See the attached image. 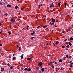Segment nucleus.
Segmentation results:
<instances>
[{"instance_id":"nucleus-1","label":"nucleus","mask_w":73,"mask_h":73,"mask_svg":"<svg viewBox=\"0 0 73 73\" xmlns=\"http://www.w3.org/2000/svg\"><path fill=\"white\" fill-rule=\"evenodd\" d=\"M42 64L43 63L41 62H40L38 64V66L40 68H41L42 66Z\"/></svg>"},{"instance_id":"nucleus-2","label":"nucleus","mask_w":73,"mask_h":73,"mask_svg":"<svg viewBox=\"0 0 73 73\" xmlns=\"http://www.w3.org/2000/svg\"><path fill=\"white\" fill-rule=\"evenodd\" d=\"M55 21H56V20L54 19H53L51 21V22L52 23H54Z\"/></svg>"},{"instance_id":"nucleus-3","label":"nucleus","mask_w":73,"mask_h":73,"mask_svg":"<svg viewBox=\"0 0 73 73\" xmlns=\"http://www.w3.org/2000/svg\"><path fill=\"white\" fill-rule=\"evenodd\" d=\"M41 70L42 72H44V71H45V68H42L41 69Z\"/></svg>"},{"instance_id":"nucleus-4","label":"nucleus","mask_w":73,"mask_h":73,"mask_svg":"<svg viewBox=\"0 0 73 73\" xmlns=\"http://www.w3.org/2000/svg\"><path fill=\"white\" fill-rule=\"evenodd\" d=\"M7 7H11V5H10L9 4H8L7 5Z\"/></svg>"},{"instance_id":"nucleus-5","label":"nucleus","mask_w":73,"mask_h":73,"mask_svg":"<svg viewBox=\"0 0 73 73\" xmlns=\"http://www.w3.org/2000/svg\"><path fill=\"white\" fill-rule=\"evenodd\" d=\"M31 35H34V34H35V31H33V33H32V32H31Z\"/></svg>"},{"instance_id":"nucleus-6","label":"nucleus","mask_w":73,"mask_h":73,"mask_svg":"<svg viewBox=\"0 0 73 73\" xmlns=\"http://www.w3.org/2000/svg\"><path fill=\"white\" fill-rule=\"evenodd\" d=\"M73 63H71L70 64V67H71H71H72V66H73Z\"/></svg>"},{"instance_id":"nucleus-7","label":"nucleus","mask_w":73,"mask_h":73,"mask_svg":"<svg viewBox=\"0 0 73 73\" xmlns=\"http://www.w3.org/2000/svg\"><path fill=\"white\" fill-rule=\"evenodd\" d=\"M31 70V69L30 68H28L27 71L28 72H30Z\"/></svg>"},{"instance_id":"nucleus-8","label":"nucleus","mask_w":73,"mask_h":73,"mask_svg":"<svg viewBox=\"0 0 73 73\" xmlns=\"http://www.w3.org/2000/svg\"><path fill=\"white\" fill-rule=\"evenodd\" d=\"M48 27V25H45L44 26H43V27H43V28H45L46 27Z\"/></svg>"},{"instance_id":"nucleus-9","label":"nucleus","mask_w":73,"mask_h":73,"mask_svg":"<svg viewBox=\"0 0 73 73\" xmlns=\"http://www.w3.org/2000/svg\"><path fill=\"white\" fill-rule=\"evenodd\" d=\"M59 62H62V59H60L59 60Z\"/></svg>"},{"instance_id":"nucleus-10","label":"nucleus","mask_w":73,"mask_h":73,"mask_svg":"<svg viewBox=\"0 0 73 73\" xmlns=\"http://www.w3.org/2000/svg\"><path fill=\"white\" fill-rule=\"evenodd\" d=\"M21 47H19V48L18 49V50L19 52H20V50H21Z\"/></svg>"},{"instance_id":"nucleus-11","label":"nucleus","mask_w":73,"mask_h":73,"mask_svg":"<svg viewBox=\"0 0 73 73\" xmlns=\"http://www.w3.org/2000/svg\"><path fill=\"white\" fill-rule=\"evenodd\" d=\"M33 38H35V37H33L31 38L30 40H33Z\"/></svg>"},{"instance_id":"nucleus-12","label":"nucleus","mask_w":73,"mask_h":73,"mask_svg":"<svg viewBox=\"0 0 73 73\" xmlns=\"http://www.w3.org/2000/svg\"><path fill=\"white\" fill-rule=\"evenodd\" d=\"M68 44L70 46H72V43L70 42H68Z\"/></svg>"},{"instance_id":"nucleus-13","label":"nucleus","mask_w":73,"mask_h":73,"mask_svg":"<svg viewBox=\"0 0 73 73\" xmlns=\"http://www.w3.org/2000/svg\"><path fill=\"white\" fill-rule=\"evenodd\" d=\"M23 56H24V54H23L21 56V59H22V58H23Z\"/></svg>"},{"instance_id":"nucleus-14","label":"nucleus","mask_w":73,"mask_h":73,"mask_svg":"<svg viewBox=\"0 0 73 73\" xmlns=\"http://www.w3.org/2000/svg\"><path fill=\"white\" fill-rule=\"evenodd\" d=\"M4 70V68H2L1 70V72H3Z\"/></svg>"},{"instance_id":"nucleus-15","label":"nucleus","mask_w":73,"mask_h":73,"mask_svg":"<svg viewBox=\"0 0 73 73\" xmlns=\"http://www.w3.org/2000/svg\"><path fill=\"white\" fill-rule=\"evenodd\" d=\"M65 48H69V45H68L65 47Z\"/></svg>"},{"instance_id":"nucleus-16","label":"nucleus","mask_w":73,"mask_h":73,"mask_svg":"<svg viewBox=\"0 0 73 73\" xmlns=\"http://www.w3.org/2000/svg\"><path fill=\"white\" fill-rule=\"evenodd\" d=\"M42 4H41V5H39L38 6V7H42Z\"/></svg>"},{"instance_id":"nucleus-17","label":"nucleus","mask_w":73,"mask_h":73,"mask_svg":"<svg viewBox=\"0 0 73 73\" xmlns=\"http://www.w3.org/2000/svg\"><path fill=\"white\" fill-rule=\"evenodd\" d=\"M70 40H71V41H73V38L72 37L70 38Z\"/></svg>"},{"instance_id":"nucleus-18","label":"nucleus","mask_w":73,"mask_h":73,"mask_svg":"<svg viewBox=\"0 0 73 73\" xmlns=\"http://www.w3.org/2000/svg\"><path fill=\"white\" fill-rule=\"evenodd\" d=\"M18 8V6H15V9H17Z\"/></svg>"},{"instance_id":"nucleus-19","label":"nucleus","mask_w":73,"mask_h":73,"mask_svg":"<svg viewBox=\"0 0 73 73\" xmlns=\"http://www.w3.org/2000/svg\"><path fill=\"white\" fill-rule=\"evenodd\" d=\"M54 62H55V61H54L52 62H50V63H51V64H53V63H54Z\"/></svg>"},{"instance_id":"nucleus-20","label":"nucleus","mask_w":73,"mask_h":73,"mask_svg":"<svg viewBox=\"0 0 73 73\" xmlns=\"http://www.w3.org/2000/svg\"><path fill=\"white\" fill-rule=\"evenodd\" d=\"M15 58H16V57H13V60H15Z\"/></svg>"},{"instance_id":"nucleus-21","label":"nucleus","mask_w":73,"mask_h":73,"mask_svg":"<svg viewBox=\"0 0 73 73\" xmlns=\"http://www.w3.org/2000/svg\"><path fill=\"white\" fill-rule=\"evenodd\" d=\"M31 58H27V59L28 60H31Z\"/></svg>"},{"instance_id":"nucleus-22","label":"nucleus","mask_w":73,"mask_h":73,"mask_svg":"<svg viewBox=\"0 0 73 73\" xmlns=\"http://www.w3.org/2000/svg\"><path fill=\"white\" fill-rule=\"evenodd\" d=\"M66 57H67V58H69V55H66Z\"/></svg>"},{"instance_id":"nucleus-23","label":"nucleus","mask_w":73,"mask_h":73,"mask_svg":"<svg viewBox=\"0 0 73 73\" xmlns=\"http://www.w3.org/2000/svg\"><path fill=\"white\" fill-rule=\"evenodd\" d=\"M52 69H54V66H51Z\"/></svg>"},{"instance_id":"nucleus-24","label":"nucleus","mask_w":73,"mask_h":73,"mask_svg":"<svg viewBox=\"0 0 73 73\" xmlns=\"http://www.w3.org/2000/svg\"><path fill=\"white\" fill-rule=\"evenodd\" d=\"M28 69H27V68H25V69H24V70H25V71H27V70Z\"/></svg>"},{"instance_id":"nucleus-25","label":"nucleus","mask_w":73,"mask_h":73,"mask_svg":"<svg viewBox=\"0 0 73 73\" xmlns=\"http://www.w3.org/2000/svg\"><path fill=\"white\" fill-rule=\"evenodd\" d=\"M58 6H60V5H61V4H60V3H58Z\"/></svg>"},{"instance_id":"nucleus-26","label":"nucleus","mask_w":73,"mask_h":73,"mask_svg":"<svg viewBox=\"0 0 73 73\" xmlns=\"http://www.w3.org/2000/svg\"><path fill=\"white\" fill-rule=\"evenodd\" d=\"M36 70H38V69H39V68L37 67L36 68Z\"/></svg>"},{"instance_id":"nucleus-27","label":"nucleus","mask_w":73,"mask_h":73,"mask_svg":"<svg viewBox=\"0 0 73 73\" xmlns=\"http://www.w3.org/2000/svg\"><path fill=\"white\" fill-rule=\"evenodd\" d=\"M59 42L57 41H56V42L55 43V44H58Z\"/></svg>"},{"instance_id":"nucleus-28","label":"nucleus","mask_w":73,"mask_h":73,"mask_svg":"<svg viewBox=\"0 0 73 73\" xmlns=\"http://www.w3.org/2000/svg\"><path fill=\"white\" fill-rule=\"evenodd\" d=\"M8 33H9V35H11V32H10L9 31L8 32Z\"/></svg>"},{"instance_id":"nucleus-29","label":"nucleus","mask_w":73,"mask_h":73,"mask_svg":"<svg viewBox=\"0 0 73 73\" xmlns=\"http://www.w3.org/2000/svg\"><path fill=\"white\" fill-rule=\"evenodd\" d=\"M48 65H50V64H51L50 63V62L48 63L47 64Z\"/></svg>"},{"instance_id":"nucleus-30","label":"nucleus","mask_w":73,"mask_h":73,"mask_svg":"<svg viewBox=\"0 0 73 73\" xmlns=\"http://www.w3.org/2000/svg\"><path fill=\"white\" fill-rule=\"evenodd\" d=\"M67 40H68V39H64V41L66 42V41H67Z\"/></svg>"},{"instance_id":"nucleus-31","label":"nucleus","mask_w":73,"mask_h":73,"mask_svg":"<svg viewBox=\"0 0 73 73\" xmlns=\"http://www.w3.org/2000/svg\"><path fill=\"white\" fill-rule=\"evenodd\" d=\"M10 68V69H13V68L12 66H11Z\"/></svg>"},{"instance_id":"nucleus-32","label":"nucleus","mask_w":73,"mask_h":73,"mask_svg":"<svg viewBox=\"0 0 73 73\" xmlns=\"http://www.w3.org/2000/svg\"><path fill=\"white\" fill-rule=\"evenodd\" d=\"M40 27V26H39L37 27V29H38Z\"/></svg>"},{"instance_id":"nucleus-33","label":"nucleus","mask_w":73,"mask_h":73,"mask_svg":"<svg viewBox=\"0 0 73 73\" xmlns=\"http://www.w3.org/2000/svg\"><path fill=\"white\" fill-rule=\"evenodd\" d=\"M62 48H65V46H62Z\"/></svg>"},{"instance_id":"nucleus-34","label":"nucleus","mask_w":73,"mask_h":73,"mask_svg":"<svg viewBox=\"0 0 73 73\" xmlns=\"http://www.w3.org/2000/svg\"><path fill=\"white\" fill-rule=\"evenodd\" d=\"M62 33H65V31L64 30H63V31H62Z\"/></svg>"},{"instance_id":"nucleus-35","label":"nucleus","mask_w":73,"mask_h":73,"mask_svg":"<svg viewBox=\"0 0 73 73\" xmlns=\"http://www.w3.org/2000/svg\"><path fill=\"white\" fill-rule=\"evenodd\" d=\"M63 68H64L63 67H61V69H60V70H63Z\"/></svg>"},{"instance_id":"nucleus-36","label":"nucleus","mask_w":73,"mask_h":73,"mask_svg":"<svg viewBox=\"0 0 73 73\" xmlns=\"http://www.w3.org/2000/svg\"><path fill=\"white\" fill-rule=\"evenodd\" d=\"M71 62H72V61H70L69 62V63H70V64H73V63H71Z\"/></svg>"},{"instance_id":"nucleus-37","label":"nucleus","mask_w":73,"mask_h":73,"mask_svg":"<svg viewBox=\"0 0 73 73\" xmlns=\"http://www.w3.org/2000/svg\"><path fill=\"white\" fill-rule=\"evenodd\" d=\"M0 5H3V4L2 3H1L0 4Z\"/></svg>"},{"instance_id":"nucleus-38","label":"nucleus","mask_w":73,"mask_h":73,"mask_svg":"<svg viewBox=\"0 0 73 73\" xmlns=\"http://www.w3.org/2000/svg\"><path fill=\"white\" fill-rule=\"evenodd\" d=\"M54 24L53 23H52L51 25H54Z\"/></svg>"},{"instance_id":"nucleus-39","label":"nucleus","mask_w":73,"mask_h":73,"mask_svg":"<svg viewBox=\"0 0 73 73\" xmlns=\"http://www.w3.org/2000/svg\"><path fill=\"white\" fill-rule=\"evenodd\" d=\"M11 22H12V21H13V19H12V18H11Z\"/></svg>"},{"instance_id":"nucleus-40","label":"nucleus","mask_w":73,"mask_h":73,"mask_svg":"<svg viewBox=\"0 0 73 73\" xmlns=\"http://www.w3.org/2000/svg\"><path fill=\"white\" fill-rule=\"evenodd\" d=\"M54 5L52 6V8H54Z\"/></svg>"},{"instance_id":"nucleus-41","label":"nucleus","mask_w":73,"mask_h":73,"mask_svg":"<svg viewBox=\"0 0 73 73\" xmlns=\"http://www.w3.org/2000/svg\"><path fill=\"white\" fill-rule=\"evenodd\" d=\"M2 33V31L1 30V32H0V34H1Z\"/></svg>"},{"instance_id":"nucleus-42","label":"nucleus","mask_w":73,"mask_h":73,"mask_svg":"<svg viewBox=\"0 0 73 73\" xmlns=\"http://www.w3.org/2000/svg\"><path fill=\"white\" fill-rule=\"evenodd\" d=\"M58 70H59V69H58L57 70V71H56V72H55V73H57V72H58Z\"/></svg>"},{"instance_id":"nucleus-43","label":"nucleus","mask_w":73,"mask_h":73,"mask_svg":"<svg viewBox=\"0 0 73 73\" xmlns=\"http://www.w3.org/2000/svg\"><path fill=\"white\" fill-rule=\"evenodd\" d=\"M10 65V64L9 63H8V64H7V65H8V66H9Z\"/></svg>"},{"instance_id":"nucleus-44","label":"nucleus","mask_w":73,"mask_h":73,"mask_svg":"<svg viewBox=\"0 0 73 73\" xmlns=\"http://www.w3.org/2000/svg\"><path fill=\"white\" fill-rule=\"evenodd\" d=\"M72 57V56H70L69 57H68V58H71Z\"/></svg>"},{"instance_id":"nucleus-45","label":"nucleus","mask_w":73,"mask_h":73,"mask_svg":"<svg viewBox=\"0 0 73 73\" xmlns=\"http://www.w3.org/2000/svg\"><path fill=\"white\" fill-rule=\"evenodd\" d=\"M51 6H53V3H52V4L51 5Z\"/></svg>"},{"instance_id":"nucleus-46","label":"nucleus","mask_w":73,"mask_h":73,"mask_svg":"<svg viewBox=\"0 0 73 73\" xmlns=\"http://www.w3.org/2000/svg\"><path fill=\"white\" fill-rule=\"evenodd\" d=\"M15 20L13 21V20L12 22H13V23H14V22H15Z\"/></svg>"},{"instance_id":"nucleus-47","label":"nucleus","mask_w":73,"mask_h":73,"mask_svg":"<svg viewBox=\"0 0 73 73\" xmlns=\"http://www.w3.org/2000/svg\"><path fill=\"white\" fill-rule=\"evenodd\" d=\"M0 46H2V44H0Z\"/></svg>"},{"instance_id":"nucleus-48","label":"nucleus","mask_w":73,"mask_h":73,"mask_svg":"<svg viewBox=\"0 0 73 73\" xmlns=\"http://www.w3.org/2000/svg\"><path fill=\"white\" fill-rule=\"evenodd\" d=\"M44 19H46V16H45L44 17Z\"/></svg>"},{"instance_id":"nucleus-49","label":"nucleus","mask_w":73,"mask_h":73,"mask_svg":"<svg viewBox=\"0 0 73 73\" xmlns=\"http://www.w3.org/2000/svg\"><path fill=\"white\" fill-rule=\"evenodd\" d=\"M50 8H52V6H51V5L50 6Z\"/></svg>"},{"instance_id":"nucleus-50","label":"nucleus","mask_w":73,"mask_h":73,"mask_svg":"<svg viewBox=\"0 0 73 73\" xmlns=\"http://www.w3.org/2000/svg\"><path fill=\"white\" fill-rule=\"evenodd\" d=\"M5 15H6V16H8V14H5Z\"/></svg>"},{"instance_id":"nucleus-51","label":"nucleus","mask_w":73,"mask_h":73,"mask_svg":"<svg viewBox=\"0 0 73 73\" xmlns=\"http://www.w3.org/2000/svg\"><path fill=\"white\" fill-rule=\"evenodd\" d=\"M57 64V62H55V64Z\"/></svg>"},{"instance_id":"nucleus-52","label":"nucleus","mask_w":73,"mask_h":73,"mask_svg":"<svg viewBox=\"0 0 73 73\" xmlns=\"http://www.w3.org/2000/svg\"><path fill=\"white\" fill-rule=\"evenodd\" d=\"M29 26L27 25V28H29Z\"/></svg>"},{"instance_id":"nucleus-53","label":"nucleus","mask_w":73,"mask_h":73,"mask_svg":"<svg viewBox=\"0 0 73 73\" xmlns=\"http://www.w3.org/2000/svg\"><path fill=\"white\" fill-rule=\"evenodd\" d=\"M68 50V48H66V50Z\"/></svg>"},{"instance_id":"nucleus-54","label":"nucleus","mask_w":73,"mask_h":73,"mask_svg":"<svg viewBox=\"0 0 73 73\" xmlns=\"http://www.w3.org/2000/svg\"><path fill=\"white\" fill-rule=\"evenodd\" d=\"M17 47H19V45H17Z\"/></svg>"},{"instance_id":"nucleus-55","label":"nucleus","mask_w":73,"mask_h":73,"mask_svg":"<svg viewBox=\"0 0 73 73\" xmlns=\"http://www.w3.org/2000/svg\"><path fill=\"white\" fill-rule=\"evenodd\" d=\"M68 31H70V29H68Z\"/></svg>"},{"instance_id":"nucleus-56","label":"nucleus","mask_w":73,"mask_h":73,"mask_svg":"<svg viewBox=\"0 0 73 73\" xmlns=\"http://www.w3.org/2000/svg\"><path fill=\"white\" fill-rule=\"evenodd\" d=\"M1 25H2V24H1V23H0V26H1Z\"/></svg>"},{"instance_id":"nucleus-57","label":"nucleus","mask_w":73,"mask_h":73,"mask_svg":"<svg viewBox=\"0 0 73 73\" xmlns=\"http://www.w3.org/2000/svg\"><path fill=\"white\" fill-rule=\"evenodd\" d=\"M21 10L22 11H23V8H21Z\"/></svg>"},{"instance_id":"nucleus-58","label":"nucleus","mask_w":73,"mask_h":73,"mask_svg":"<svg viewBox=\"0 0 73 73\" xmlns=\"http://www.w3.org/2000/svg\"><path fill=\"white\" fill-rule=\"evenodd\" d=\"M27 29V30H28V27H27L26 28Z\"/></svg>"},{"instance_id":"nucleus-59","label":"nucleus","mask_w":73,"mask_h":73,"mask_svg":"<svg viewBox=\"0 0 73 73\" xmlns=\"http://www.w3.org/2000/svg\"><path fill=\"white\" fill-rule=\"evenodd\" d=\"M21 69V70H23V68H22Z\"/></svg>"},{"instance_id":"nucleus-60","label":"nucleus","mask_w":73,"mask_h":73,"mask_svg":"<svg viewBox=\"0 0 73 73\" xmlns=\"http://www.w3.org/2000/svg\"><path fill=\"white\" fill-rule=\"evenodd\" d=\"M64 5H65V6H66V3H64Z\"/></svg>"},{"instance_id":"nucleus-61","label":"nucleus","mask_w":73,"mask_h":73,"mask_svg":"<svg viewBox=\"0 0 73 73\" xmlns=\"http://www.w3.org/2000/svg\"><path fill=\"white\" fill-rule=\"evenodd\" d=\"M15 19H16L17 18V17L15 16Z\"/></svg>"},{"instance_id":"nucleus-62","label":"nucleus","mask_w":73,"mask_h":73,"mask_svg":"<svg viewBox=\"0 0 73 73\" xmlns=\"http://www.w3.org/2000/svg\"><path fill=\"white\" fill-rule=\"evenodd\" d=\"M14 55H15V54H13V56H14Z\"/></svg>"},{"instance_id":"nucleus-63","label":"nucleus","mask_w":73,"mask_h":73,"mask_svg":"<svg viewBox=\"0 0 73 73\" xmlns=\"http://www.w3.org/2000/svg\"><path fill=\"white\" fill-rule=\"evenodd\" d=\"M52 22H50L49 24H52Z\"/></svg>"},{"instance_id":"nucleus-64","label":"nucleus","mask_w":73,"mask_h":73,"mask_svg":"<svg viewBox=\"0 0 73 73\" xmlns=\"http://www.w3.org/2000/svg\"><path fill=\"white\" fill-rule=\"evenodd\" d=\"M67 16H69V15H67Z\"/></svg>"}]
</instances>
